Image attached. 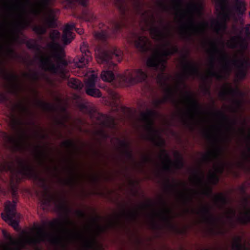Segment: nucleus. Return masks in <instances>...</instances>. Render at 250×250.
<instances>
[{"mask_svg": "<svg viewBox=\"0 0 250 250\" xmlns=\"http://www.w3.org/2000/svg\"><path fill=\"white\" fill-rule=\"evenodd\" d=\"M158 115V112L151 109H148L146 112H142V120L146 123L145 128L148 133L147 139L154 143L156 146H161L164 145L165 141L160 135L158 130L154 126L153 118Z\"/></svg>", "mask_w": 250, "mask_h": 250, "instance_id": "5", "label": "nucleus"}, {"mask_svg": "<svg viewBox=\"0 0 250 250\" xmlns=\"http://www.w3.org/2000/svg\"><path fill=\"white\" fill-rule=\"evenodd\" d=\"M120 146L124 149L123 153L125 156L131 160L134 161V157L132 151L130 149V144L125 140H121L117 139Z\"/></svg>", "mask_w": 250, "mask_h": 250, "instance_id": "27", "label": "nucleus"}, {"mask_svg": "<svg viewBox=\"0 0 250 250\" xmlns=\"http://www.w3.org/2000/svg\"><path fill=\"white\" fill-rule=\"evenodd\" d=\"M134 44L136 48L143 54L146 53L149 51L151 45L147 37L138 35H135Z\"/></svg>", "mask_w": 250, "mask_h": 250, "instance_id": "16", "label": "nucleus"}, {"mask_svg": "<svg viewBox=\"0 0 250 250\" xmlns=\"http://www.w3.org/2000/svg\"><path fill=\"white\" fill-rule=\"evenodd\" d=\"M7 52L8 55L12 58H18L20 57V56L17 54L14 50L9 45L7 47Z\"/></svg>", "mask_w": 250, "mask_h": 250, "instance_id": "52", "label": "nucleus"}, {"mask_svg": "<svg viewBox=\"0 0 250 250\" xmlns=\"http://www.w3.org/2000/svg\"><path fill=\"white\" fill-rule=\"evenodd\" d=\"M3 78L10 83L9 92L12 94H17L19 89V77L14 73H9L5 69L1 70Z\"/></svg>", "mask_w": 250, "mask_h": 250, "instance_id": "13", "label": "nucleus"}, {"mask_svg": "<svg viewBox=\"0 0 250 250\" xmlns=\"http://www.w3.org/2000/svg\"><path fill=\"white\" fill-rule=\"evenodd\" d=\"M222 150L221 147H218L216 148V150L213 152H208L205 154L203 159L205 161H209L211 160L212 157L216 159L219 158L222 153Z\"/></svg>", "mask_w": 250, "mask_h": 250, "instance_id": "32", "label": "nucleus"}, {"mask_svg": "<svg viewBox=\"0 0 250 250\" xmlns=\"http://www.w3.org/2000/svg\"><path fill=\"white\" fill-rule=\"evenodd\" d=\"M80 19L85 21L92 22L96 20V17L91 11L85 9L83 11Z\"/></svg>", "mask_w": 250, "mask_h": 250, "instance_id": "33", "label": "nucleus"}, {"mask_svg": "<svg viewBox=\"0 0 250 250\" xmlns=\"http://www.w3.org/2000/svg\"><path fill=\"white\" fill-rule=\"evenodd\" d=\"M217 10L221 11L220 15L222 16L223 21L213 19L211 21V25L215 27L217 33L221 31H225L227 29L226 21L229 19V14L228 12V0H215Z\"/></svg>", "mask_w": 250, "mask_h": 250, "instance_id": "10", "label": "nucleus"}, {"mask_svg": "<svg viewBox=\"0 0 250 250\" xmlns=\"http://www.w3.org/2000/svg\"><path fill=\"white\" fill-rule=\"evenodd\" d=\"M33 30L37 34L42 35L46 32V28L42 26H35L33 28Z\"/></svg>", "mask_w": 250, "mask_h": 250, "instance_id": "49", "label": "nucleus"}, {"mask_svg": "<svg viewBox=\"0 0 250 250\" xmlns=\"http://www.w3.org/2000/svg\"><path fill=\"white\" fill-rule=\"evenodd\" d=\"M164 154V159L166 164L163 166V170L167 172H170L171 171V164L172 163L170 157L168 153L165 150H163Z\"/></svg>", "mask_w": 250, "mask_h": 250, "instance_id": "37", "label": "nucleus"}, {"mask_svg": "<svg viewBox=\"0 0 250 250\" xmlns=\"http://www.w3.org/2000/svg\"><path fill=\"white\" fill-rule=\"evenodd\" d=\"M234 9L239 16H243L246 10V3L243 0H235Z\"/></svg>", "mask_w": 250, "mask_h": 250, "instance_id": "31", "label": "nucleus"}, {"mask_svg": "<svg viewBox=\"0 0 250 250\" xmlns=\"http://www.w3.org/2000/svg\"><path fill=\"white\" fill-rule=\"evenodd\" d=\"M215 115L219 116L221 119L225 121H226L229 123L228 126V129L233 131H235V128L234 125L237 124L236 120H230L229 118L227 116L224 112L221 111H217L215 112Z\"/></svg>", "mask_w": 250, "mask_h": 250, "instance_id": "29", "label": "nucleus"}, {"mask_svg": "<svg viewBox=\"0 0 250 250\" xmlns=\"http://www.w3.org/2000/svg\"><path fill=\"white\" fill-rule=\"evenodd\" d=\"M101 116L103 119V120L101 121V124L103 126H109L110 124H112L114 125V119L112 117L104 114H102Z\"/></svg>", "mask_w": 250, "mask_h": 250, "instance_id": "46", "label": "nucleus"}, {"mask_svg": "<svg viewBox=\"0 0 250 250\" xmlns=\"http://www.w3.org/2000/svg\"><path fill=\"white\" fill-rule=\"evenodd\" d=\"M208 26V23L206 21H203L196 24L194 17L193 14L188 18V24H184L181 26L182 29H190L197 32L200 30H204V28Z\"/></svg>", "mask_w": 250, "mask_h": 250, "instance_id": "20", "label": "nucleus"}, {"mask_svg": "<svg viewBox=\"0 0 250 250\" xmlns=\"http://www.w3.org/2000/svg\"><path fill=\"white\" fill-rule=\"evenodd\" d=\"M209 181L213 185H216L219 182V178L215 173H212L208 177Z\"/></svg>", "mask_w": 250, "mask_h": 250, "instance_id": "51", "label": "nucleus"}, {"mask_svg": "<svg viewBox=\"0 0 250 250\" xmlns=\"http://www.w3.org/2000/svg\"><path fill=\"white\" fill-rule=\"evenodd\" d=\"M177 187V184L176 183L171 184L170 183L169 179L167 178V182L165 184V188L168 191H174Z\"/></svg>", "mask_w": 250, "mask_h": 250, "instance_id": "48", "label": "nucleus"}, {"mask_svg": "<svg viewBox=\"0 0 250 250\" xmlns=\"http://www.w3.org/2000/svg\"><path fill=\"white\" fill-rule=\"evenodd\" d=\"M53 56L56 59L57 63L60 69H61L63 66L65 67L68 65L67 61L63 58L64 56V52L62 48L54 51Z\"/></svg>", "mask_w": 250, "mask_h": 250, "instance_id": "24", "label": "nucleus"}, {"mask_svg": "<svg viewBox=\"0 0 250 250\" xmlns=\"http://www.w3.org/2000/svg\"><path fill=\"white\" fill-rule=\"evenodd\" d=\"M214 200L216 203L221 204V207H223L228 203V199L223 193H220L214 196Z\"/></svg>", "mask_w": 250, "mask_h": 250, "instance_id": "41", "label": "nucleus"}, {"mask_svg": "<svg viewBox=\"0 0 250 250\" xmlns=\"http://www.w3.org/2000/svg\"><path fill=\"white\" fill-rule=\"evenodd\" d=\"M122 52L115 49L114 52L99 49L96 53V58L98 63L102 64L108 70H103L101 74V79L105 82H111L115 80V76L112 71L116 65L113 60L116 58L119 62L122 60Z\"/></svg>", "mask_w": 250, "mask_h": 250, "instance_id": "4", "label": "nucleus"}, {"mask_svg": "<svg viewBox=\"0 0 250 250\" xmlns=\"http://www.w3.org/2000/svg\"><path fill=\"white\" fill-rule=\"evenodd\" d=\"M119 3V8L122 12V18L119 20H115L111 22V28L115 33L120 32L122 29L126 26L125 23V13L126 8L124 5L125 0H118Z\"/></svg>", "mask_w": 250, "mask_h": 250, "instance_id": "14", "label": "nucleus"}, {"mask_svg": "<svg viewBox=\"0 0 250 250\" xmlns=\"http://www.w3.org/2000/svg\"><path fill=\"white\" fill-rule=\"evenodd\" d=\"M214 56H212L211 58V61H210V66L211 68V70L209 71V75L210 76L214 77L216 79L220 80L223 78V76L220 73L217 72L215 71H214Z\"/></svg>", "mask_w": 250, "mask_h": 250, "instance_id": "35", "label": "nucleus"}, {"mask_svg": "<svg viewBox=\"0 0 250 250\" xmlns=\"http://www.w3.org/2000/svg\"><path fill=\"white\" fill-rule=\"evenodd\" d=\"M68 85L70 87L77 90H81L83 86V84L78 79L73 78L71 79L69 81Z\"/></svg>", "mask_w": 250, "mask_h": 250, "instance_id": "43", "label": "nucleus"}, {"mask_svg": "<svg viewBox=\"0 0 250 250\" xmlns=\"http://www.w3.org/2000/svg\"><path fill=\"white\" fill-rule=\"evenodd\" d=\"M82 56L76 59V65L81 68L84 67L88 62L91 60V52L89 50L87 44L83 42L80 47Z\"/></svg>", "mask_w": 250, "mask_h": 250, "instance_id": "15", "label": "nucleus"}, {"mask_svg": "<svg viewBox=\"0 0 250 250\" xmlns=\"http://www.w3.org/2000/svg\"><path fill=\"white\" fill-rule=\"evenodd\" d=\"M162 204L165 207V209L162 213H155V215L160 216L161 220L164 222L168 227L171 228H175V226L171 222V217L170 216L171 210L167 207V203L165 201H162Z\"/></svg>", "mask_w": 250, "mask_h": 250, "instance_id": "22", "label": "nucleus"}, {"mask_svg": "<svg viewBox=\"0 0 250 250\" xmlns=\"http://www.w3.org/2000/svg\"><path fill=\"white\" fill-rule=\"evenodd\" d=\"M52 201L55 202L56 208L60 212L65 214V223L68 225H73L75 227L76 225V223L71 220L69 217V215L71 212V209L67 206L65 201L63 199H62L60 203H58L59 199L56 196L48 194L41 199V202L42 205L43 206V209H44V208L49 207Z\"/></svg>", "mask_w": 250, "mask_h": 250, "instance_id": "8", "label": "nucleus"}, {"mask_svg": "<svg viewBox=\"0 0 250 250\" xmlns=\"http://www.w3.org/2000/svg\"><path fill=\"white\" fill-rule=\"evenodd\" d=\"M201 212L205 222L211 225H216L220 220L212 213L211 208L208 206L203 207Z\"/></svg>", "mask_w": 250, "mask_h": 250, "instance_id": "21", "label": "nucleus"}, {"mask_svg": "<svg viewBox=\"0 0 250 250\" xmlns=\"http://www.w3.org/2000/svg\"><path fill=\"white\" fill-rule=\"evenodd\" d=\"M61 34L57 30H53L52 31L49 35V37L52 41V42L48 44V47L54 50L60 49L62 48L60 44L57 42L60 38Z\"/></svg>", "mask_w": 250, "mask_h": 250, "instance_id": "25", "label": "nucleus"}, {"mask_svg": "<svg viewBox=\"0 0 250 250\" xmlns=\"http://www.w3.org/2000/svg\"><path fill=\"white\" fill-rule=\"evenodd\" d=\"M188 8L192 13H196L199 15L202 14L203 6L200 3H190L188 4Z\"/></svg>", "mask_w": 250, "mask_h": 250, "instance_id": "38", "label": "nucleus"}, {"mask_svg": "<svg viewBox=\"0 0 250 250\" xmlns=\"http://www.w3.org/2000/svg\"><path fill=\"white\" fill-rule=\"evenodd\" d=\"M242 237L240 236L235 237L234 242L232 245L233 250H243L246 247L242 244Z\"/></svg>", "mask_w": 250, "mask_h": 250, "instance_id": "40", "label": "nucleus"}, {"mask_svg": "<svg viewBox=\"0 0 250 250\" xmlns=\"http://www.w3.org/2000/svg\"><path fill=\"white\" fill-rule=\"evenodd\" d=\"M165 96L163 99H158L154 102V105L159 108L162 104H165L167 102H170L172 103L177 104V103L174 99V91L170 87L167 86L165 88Z\"/></svg>", "mask_w": 250, "mask_h": 250, "instance_id": "19", "label": "nucleus"}, {"mask_svg": "<svg viewBox=\"0 0 250 250\" xmlns=\"http://www.w3.org/2000/svg\"><path fill=\"white\" fill-rule=\"evenodd\" d=\"M195 177L199 183L201 184H203L204 176L203 173L202 174H200V173L198 171L196 170L195 172Z\"/></svg>", "mask_w": 250, "mask_h": 250, "instance_id": "55", "label": "nucleus"}, {"mask_svg": "<svg viewBox=\"0 0 250 250\" xmlns=\"http://www.w3.org/2000/svg\"><path fill=\"white\" fill-rule=\"evenodd\" d=\"M245 33L247 38H250V24H248L244 28Z\"/></svg>", "mask_w": 250, "mask_h": 250, "instance_id": "64", "label": "nucleus"}, {"mask_svg": "<svg viewBox=\"0 0 250 250\" xmlns=\"http://www.w3.org/2000/svg\"><path fill=\"white\" fill-rule=\"evenodd\" d=\"M97 76L92 74L85 82V89L95 87Z\"/></svg>", "mask_w": 250, "mask_h": 250, "instance_id": "45", "label": "nucleus"}, {"mask_svg": "<svg viewBox=\"0 0 250 250\" xmlns=\"http://www.w3.org/2000/svg\"><path fill=\"white\" fill-rule=\"evenodd\" d=\"M70 172L71 174V177L67 181V183L70 185H73L75 182V173L73 167L69 168Z\"/></svg>", "mask_w": 250, "mask_h": 250, "instance_id": "54", "label": "nucleus"}, {"mask_svg": "<svg viewBox=\"0 0 250 250\" xmlns=\"http://www.w3.org/2000/svg\"><path fill=\"white\" fill-rule=\"evenodd\" d=\"M26 45L27 47L29 49H36L37 48V44L31 41H27Z\"/></svg>", "mask_w": 250, "mask_h": 250, "instance_id": "62", "label": "nucleus"}, {"mask_svg": "<svg viewBox=\"0 0 250 250\" xmlns=\"http://www.w3.org/2000/svg\"><path fill=\"white\" fill-rule=\"evenodd\" d=\"M244 41L245 39L242 36L238 35L234 36L228 42V46L230 48H235L239 43L242 46Z\"/></svg>", "mask_w": 250, "mask_h": 250, "instance_id": "30", "label": "nucleus"}, {"mask_svg": "<svg viewBox=\"0 0 250 250\" xmlns=\"http://www.w3.org/2000/svg\"><path fill=\"white\" fill-rule=\"evenodd\" d=\"M185 93L186 99L190 103L192 110L196 114H201L202 108L198 101L195 99L191 92L187 91Z\"/></svg>", "mask_w": 250, "mask_h": 250, "instance_id": "23", "label": "nucleus"}, {"mask_svg": "<svg viewBox=\"0 0 250 250\" xmlns=\"http://www.w3.org/2000/svg\"><path fill=\"white\" fill-rule=\"evenodd\" d=\"M228 95H230L232 96H242L243 93L238 88H233L229 84H227L225 89L220 92L219 96L222 98H225Z\"/></svg>", "mask_w": 250, "mask_h": 250, "instance_id": "26", "label": "nucleus"}, {"mask_svg": "<svg viewBox=\"0 0 250 250\" xmlns=\"http://www.w3.org/2000/svg\"><path fill=\"white\" fill-rule=\"evenodd\" d=\"M19 172L22 175L30 178H37L38 175L34 167L28 163L23 160H19Z\"/></svg>", "mask_w": 250, "mask_h": 250, "instance_id": "18", "label": "nucleus"}, {"mask_svg": "<svg viewBox=\"0 0 250 250\" xmlns=\"http://www.w3.org/2000/svg\"><path fill=\"white\" fill-rule=\"evenodd\" d=\"M159 7L164 11H167L168 9L167 5L166 4L165 1L160 0L158 2Z\"/></svg>", "mask_w": 250, "mask_h": 250, "instance_id": "61", "label": "nucleus"}, {"mask_svg": "<svg viewBox=\"0 0 250 250\" xmlns=\"http://www.w3.org/2000/svg\"><path fill=\"white\" fill-rule=\"evenodd\" d=\"M73 29H75L78 33L80 35L83 32V29L76 28L75 24H67L64 28L62 36V39L65 44L70 43L74 39V34L72 32Z\"/></svg>", "mask_w": 250, "mask_h": 250, "instance_id": "17", "label": "nucleus"}, {"mask_svg": "<svg viewBox=\"0 0 250 250\" xmlns=\"http://www.w3.org/2000/svg\"><path fill=\"white\" fill-rule=\"evenodd\" d=\"M124 214L126 215L130 219L135 220L138 216V211L137 210H134L128 212L127 213L124 210Z\"/></svg>", "mask_w": 250, "mask_h": 250, "instance_id": "47", "label": "nucleus"}, {"mask_svg": "<svg viewBox=\"0 0 250 250\" xmlns=\"http://www.w3.org/2000/svg\"><path fill=\"white\" fill-rule=\"evenodd\" d=\"M147 76V73L141 69H127L124 73L118 75L120 82L127 84H133L145 81L146 80Z\"/></svg>", "mask_w": 250, "mask_h": 250, "instance_id": "9", "label": "nucleus"}, {"mask_svg": "<svg viewBox=\"0 0 250 250\" xmlns=\"http://www.w3.org/2000/svg\"><path fill=\"white\" fill-rule=\"evenodd\" d=\"M62 145L64 146L68 149L75 148L76 147V144L71 140H68L64 141L62 143Z\"/></svg>", "mask_w": 250, "mask_h": 250, "instance_id": "50", "label": "nucleus"}, {"mask_svg": "<svg viewBox=\"0 0 250 250\" xmlns=\"http://www.w3.org/2000/svg\"><path fill=\"white\" fill-rule=\"evenodd\" d=\"M168 48L169 49L170 52H171L172 55H174V54L178 53L179 52V50L177 46L173 45L171 43L170 45L168 46Z\"/></svg>", "mask_w": 250, "mask_h": 250, "instance_id": "58", "label": "nucleus"}, {"mask_svg": "<svg viewBox=\"0 0 250 250\" xmlns=\"http://www.w3.org/2000/svg\"><path fill=\"white\" fill-rule=\"evenodd\" d=\"M39 9H35L33 13L35 16L42 14L43 16V21L45 25L49 28H54L57 25L56 14L60 11L58 9L52 8L49 6L51 0H39Z\"/></svg>", "mask_w": 250, "mask_h": 250, "instance_id": "6", "label": "nucleus"}, {"mask_svg": "<svg viewBox=\"0 0 250 250\" xmlns=\"http://www.w3.org/2000/svg\"><path fill=\"white\" fill-rule=\"evenodd\" d=\"M40 62L43 68L48 70L54 73H56L60 69L58 64L55 65L48 58L42 59Z\"/></svg>", "mask_w": 250, "mask_h": 250, "instance_id": "28", "label": "nucleus"}, {"mask_svg": "<svg viewBox=\"0 0 250 250\" xmlns=\"http://www.w3.org/2000/svg\"><path fill=\"white\" fill-rule=\"evenodd\" d=\"M16 202H7L5 205L4 212L1 213L2 219L8 223L14 229L18 227L19 225L20 215L16 211Z\"/></svg>", "mask_w": 250, "mask_h": 250, "instance_id": "11", "label": "nucleus"}, {"mask_svg": "<svg viewBox=\"0 0 250 250\" xmlns=\"http://www.w3.org/2000/svg\"><path fill=\"white\" fill-rule=\"evenodd\" d=\"M69 3L73 4L74 2L85 7L87 6L88 0H66Z\"/></svg>", "mask_w": 250, "mask_h": 250, "instance_id": "53", "label": "nucleus"}, {"mask_svg": "<svg viewBox=\"0 0 250 250\" xmlns=\"http://www.w3.org/2000/svg\"><path fill=\"white\" fill-rule=\"evenodd\" d=\"M208 42L211 47L209 52L212 54H220L221 55L220 59L225 62V63L223 66V69L228 76L229 75L231 71V69L230 67V62H231L233 65L237 68V77L241 80L246 78L247 75L249 65L248 60L237 59L230 60L228 55L225 52L218 49L215 42L208 41Z\"/></svg>", "mask_w": 250, "mask_h": 250, "instance_id": "3", "label": "nucleus"}, {"mask_svg": "<svg viewBox=\"0 0 250 250\" xmlns=\"http://www.w3.org/2000/svg\"><path fill=\"white\" fill-rule=\"evenodd\" d=\"M203 194L208 196L212 195V188L209 186H206L205 189L203 191Z\"/></svg>", "mask_w": 250, "mask_h": 250, "instance_id": "59", "label": "nucleus"}, {"mask_svg": "<svg viewBox=\"0 0 250 250\" xmlns=\"http://www.w3.org/2000/svg\"><path fill=\"white\" fill-rule=\"evenodd\" d=\"M36 230L35 236H27L19 241L9 234L5 235L10 244L5 245L0 250H21L18 247L13 246L17 243L23 249L30 247L34 250H43L40 246L42 243H44L49 250H67V245L60 236L47 232L44 226H38Z\"/></svg>", "mask_w": 250, "mask_h": 250, "instance_id": "1", "label": "nucleus"}, {"mask_svg": "<svg viewBox=\"0 0 250 250\" xmlns=\"http://www.w3.org/2000/svg\"><path fill=\"white\" fill-rule=\"evenodd\" d=\"M18 107L20 109V110L22 112H29V110L28 107L21 104L18 105Z\"/></svg>", "mask_w": 250, "mask_h": 250, "instance_id": "63", "label": "nucleus"}, {"mask_svg": "<svg viewBox=\"0 0 250 250\" xmlns=\"http://www.w3.org/2000/svg\"><path fill=\"white\" fill-rule=\"evenodd\" d=\"M160 22L163 26V29L155 25L156 21L153 18L149 30L153 39L163 42V49L161 51H157L151 57L149 58L146 61V65L155 71H161V73L158 74L157 76L158 82L161 84L166 85L167 79L164 72L167 67V58L171 56L172 54L168 48V46L170 45V42L168 40L167 35L164 31L167 30V28L164 24L162 20H161Z\"/></svg>", "mask_w": 250, "mask_h": 250, "instance_id": "2", "label": "nucleus"}, {"mask_svg": "<svg viewBox=\"0 0 250 250\" xmlns=\"http://www.w3.org/2000/svg\"><path fill=\"white\" fill-rule=\"evenodd\" d=\"M30 24V21L25 20L23 22L17 24V27L20 29H24L28 26Z\"/></svg>", "mask_w": 250, "mask_h": 250, "instance_id": "57", "label": "nucleus"}, {"mask_svg": "<svg viewBox=\"0 0 250 250\" xmlns=\"http://www.w3.org/2000/svg\"><path fill=\"white\" fill-rule=\"evenodd\" d=\"M238 220L240 224L244 225L250 223V209H247L243 216L238 217Z\"/></svg>", "mask_w": 250, "mask_h": 250, "instance_id": "42", "label": "nucleus"}, {"mask_svg": "<svg viewBox=\"0 0 250 250\" xmlns=\"http://www.w3.org/2000/svg\"><path fill=\"white\" fill-rule=\"evenodd\" d=\"M48 225L52 229L62 230H67V229L63 227L62 222L57 219H55L53 221L49 222Z\"/></svg>", "mask_w": 250, "mask_h": 250, "instance_id": "39", "label": "nucleus"}, {"mask_svg": "<svg viewBox=\"0 0 250 250\" xmlns=\"http://www.w3.org/2000/svg\"><path fill=\"white\" fill-rule=\"evenodd\" d=\"M75 213L76 215L80 218L82 219H85L87 217L86 213L82 210H76L75 211Z\"/></svg>", "mask_w": 250, "mask_h": 250, "instance_id": "60", "label": "nucleus"}, {"mask_svg": "<svg viewBox=\"0 0 250 250\" xmlns=\"http://www.w3.org/2000/svg\"><path fill=\"white\" fill-rule=\"evenodd\" d=\"M38 103L40 106L45 110H49L52 108V106L49 103H45L42 101H39Z\"/></svg>", "mask_w": 250, "mask_h": 250, "instance_id": "56", "label": "nucleus"}, {"mask_svg": "<svg viewBox=\"0 0 250 250\" xmlns=\"http://www.w3.org/2000/svg\"><path fill=\"white\" fill-rule=\"evenodd\" d=\"M28 136H27L25 132L22 131L18 139L15 138H12L11 139L18 147H21L24 143L26 142Z\"/></svg>", "mask_w": 250, "mask_h": 250, "instance_id": "34", "label": "nucleus"}, {"mask_svg": "<svg viewBox=\"0 0 250 250\" xmlns=\"http://www.w3.org/2000/svg\"><path fill=\"white\" fill-rule=\"evenodd\" d=\"M174 156L176 158V160L173 163L174 167L177 169L182 168L184 166V163L182 155L178 151H176L174 153Z\"/></svg>", "mask_w": 250, "mask_h": 250, "instance_id": "36", "label": "nucleus"}, {"mask_svg": "<svg viewBox=\"0 0 250 250\" xmlns=\"http://www.w3.org/2000/svg\"><path fill=\"white\" fill-rule=\"evenodd\" d=\"M99 219V216L93 217L91 218V224L88 225L86 227V233H84L82 232H76L75 236L77 238L81 239L83 241V247L85 249H91L93 243L95 241V238L93 236L92 233L93 231L92 226L94 225L96 227V230L98 233H101L104 232L106 230V228L102 227L98 224Z\"/></svg>", "mask_w": 250, "mask_h": 250, "instance_id": "7", "label": "nucleus"}, {"mask_svg": "<svg viewBox=\"0 0 250 250\" xmlns=\"http://www.w3.org/2000/svg\"><path fill=\"white\" fill-rule=\"evenodd\" d=\"M86 93L94 97L99 98L102 96V93L100 91L95 87L85 89Z\"/></svg>", "mask_w": 250, "mask_h": 250, "instance_id": "44", "label": "nucleus"}, {"mask_svg": "<svg viewBox=\"0 0 250 250\" xmlns=\"http://www.w3.org/2000/svg\"><path fill=\"white\" fill-rule=\"evenodd\" d=\"M188 52L183 56L182 65L184 70V75L180 76L182 84L185 85V79L191 77L194 78L200 75L199 68L197 65L191 61L188 60Z\"/></svg>", "mask_w": 250, "mask_h": 250, "instance_id": "12", "label": "nucleus"}]
</instances>
